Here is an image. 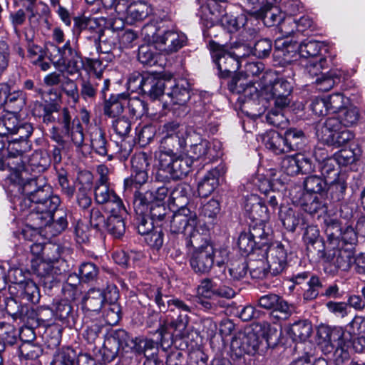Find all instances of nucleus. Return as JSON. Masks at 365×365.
I'll return each mask as SVG.
<instances>
[{
    "mask_svg": "<svg viewBox=\"0 0 365 365\" xmlns=\"http://www.w3.org/2000/svg\"><path fill=\"white\" fill-rule=\"evenodd\" d=\"M143 354L145 360L143 365H163L155 355V343L152 340L132 337L124 329L113 331L104 341L101 350L103 360L106 363L113 361L123 353Z\"/></svg>",
    "mask_w": 365,
    "mask_h": 365,
    "instance_id": "f257e3e1",
    "label": "nucleus"
},
{
    "mask_svg": "<svg viewBox=\"0 0 365 365\" xmlns=\"http://www.w3.org/2000/svg\"><path fill=\"white\" fill-rule=\"evenodd\" d=\"M167 299L168 304H171L170 310L176 312L178 317L173 318L168 324L161 326L158 330L161 346L164 348L170 346L174 337L182 339L186 336V329L190 321L188 314L192 311V307L180 299Z\"/></svg>",
    "mask_w": 365,
    "mask_h": 365,
    "instance_id": "f03ea898",
    "label": "nucleus"
},
{
    "mask_svg": "<svg viewBox=\"0 0 365 365\" xmlns=\"http://www.w3.org/2000/svg\"><path fill=\"white\" fill-rule=\"evenodd\" d=\"M262 93L265 98L274 101V107L283 110L289 106L291 102L292 86L289 82L282 78H278L275 71H264L259 78Z\"/></svg>",
    "mask_w": 365,
    "mask_h": 365,
    "instance_id": "7ed1b4c3",
    "label": "nucleus"
},
{
    "mask_svg": "<svg viewBox=\"0 0 365 365\" xmlns=\"http://www.w3.org/2000/svg\"><path fill=\"white\" fill-rule=\"evenodd\" d=\"M344 332L340 327L331 328L322 325L317 330L319 344L325 354H332V359L336 365L342 364L349 357L346 342L344 339Z\"/></svg>",
    "mask_w": 365,
    "mask_h": 365,
    "instance_id": "20e7f679",
    "label": "nucleus"
},
{
    "mask_svg": "<svg viewBox=\"0 0 365 365\" xmlns=\"http://www.w3.org/2000/svg\"><path fill=\"white\" fill-rule=\"evenodd\" d=\"M324 265V271L336 274L339 271H348L354 259L352 250L344 248L343 244L333 242L327 243L325 249L318 256Z\"/></svg>",
    "mask_w": 365,
    "mask_h": 365,
    "instance_id": "39448f33",
    "label": "nucleus"
},
{
    "mask_svg": "<svg viewBox=\"0 0 365 365\" xmlns=\"http://www.w3.org/2000/svg\"><path fill=\"white\" fill-rule=\"evenodd\" d=\"M187 245L195 248L190 258L193 271L199 274L208 273L213 267V246L199 232L191 235Z\"/></svg>",
    "mask_w": 365,
    "mask_h": 365,
    "instance_id": "423d86ee",
    "label": "nucleus"
},
{
    "mask_svg": "<svg viewBox=\"0 0 365 365\" xmlns=\"http://www.w3.org/2000/svg\"><path fill=\"white\" fill-rule=\"evenodd\" d=\"M147 36L153 41L155 48L165 54H171L178 51L187 43V36L185 34L170 29H156L153 26H147L144 28Z\"/></svg>",
    "mask_w": 365,
    "mask_h": 365,
    "instance_id": "0eeeda50",
    "label": "nucleus"
},
{
    "mask_svg": "<svg viewBox=\"0 0 365 365\" xmlns=\"http://www.w3.org/2000/svg\"><path fill=\"white\" fill-rule=\"evenodd\" d=\"M197 215L190 208L178 209L170 222L169 242L175 247L180 241L190 238L191 235L197 232L194 230L196 225Z\"/></svg>",
    "mask_w": 365,
    "mask_h": 365,
    "instance_id": "6e6552de",
    "label": "nucleus"
},
{
    "mask_svg": "<svg viewBox=\"0 0 365 365\" xmlns=\"http://www.w3.org/2000/svg\"><path fill=\"white\" fill-rule=\"evenodd\" d=\"M192 160L180 154L160 161L156 173V179L161 182L181 180L191 170Z\"/></svg>",
    "mask_w": 365,
    "mask_h": 365,
    "instance_id": "1a4fd4ad",
    "label": "nucleus"
},
{
    "mask_svg": "<svg viewBox=\"0 0 365 365\" xmlns=\"http://www.w3.org/2000/svg\"><path fill=\"white\" fill-rule=\"evenodd\" d=\"M268 269H257L251 271L253 277L264 278L269 274L277 276L284 272L287 265V251L279 242L270 243L264 249Z\"/></svg>",
    "mask_w": 365,
    "mask_h": 365,
    "instance_id": "9d476101",
    "label": "nucleus"
},
{
    "mask_svg": "<svg viewBox=\"0 0 365 365\" xmlns=\"http://www.w3.org/2000/svg\"><path fill=\"white\" fill-rule=\"evenodd\" d=\"M209 48L213 62L217 66L220 78H228L240 67V54L228 49V46L220 44L214 41L209 42Z\"/></svg>",
    "mask_w": 365,
    "mask_h": 365,
    "instance_id": "9b49d317",
    "label": "nucleus"
},
{
    "mask_svg": "<svg viewBox=\"0 0 365 365\" xmlns=\"http://www.w3.org/2000/svg\"><path fill=\"white\" fill-rule=\"evenodd\" d=\"M169 190L165 186L155 187L153 183L147 185L146 190H135L133 198V208L136 215H145L148 209L157 201L163 202Z\"/></svg>",
    "mask_w": 365,
    "mask_h": 365,
    "instance_id": "f8f14e48",
    "label": "nucleus"
},
{
    "mask_svg": "<svg viewBox=\"0 0 365 365\" xmlns=\"http://www.w3.org/2000/svg\"><path fill=\"white\" fill-rule=\"evenodd\" d=\"M51 46L58 54L54 56L50 54V59L53 61L66 64L68 73L70 74L78 73L83 68L84 58L78 48L72 47L70 41H67L61 47H58L53 43Z\"/></svg>",
    "mask_w": 365,
    "mask_h": 365,
    "instance_id": "ddd939ff",
    "label": "nucleus"
},
{
    "mask_svg": "<svg viewBox=\"0 0 365 365\" xmlns=\"http://www.w3.org/2000/svg\"><path fill=\"white\" fill-rule=\"evenodd\" d=\"M262 341L261 336L252 328L240 331L235 335L230 344L232 352L237 356L244 354H253L259 348Z\"/></svg>",
    "mask_w": 365,
    "mask_h": 365,
    "instance_id": "4468645a",
    "label": "nucleus"
},
{
    "mask_svg": "<svg viewBox=\"0 0 365 365\" xmlns=\"http://www.w3.org/2000/svg\"><path fill=\"white\" fill-rule=\"evenodd\" d=\"M47 185L44 179L36 177V175H33L32 178H29L27 175L21 176L20 174L15 173L12 175L11 185H9V189L11 192L16 189L19 193L28 197Z\"/></svg>",
    "mask_w": 365,
    "mask_h": 365,
    "instance_id": "2eb2a0df",
    "label": "nucleus"
},
{
    "mask_svg": "<svg viewBox=\"0 0 365 365\" xmlns=\"http://www.w3.org/2000/svg\"><path fill=\"white\" fill-rule=\"evenodd\" d=\"M244 209L252 222H267L269 219L268 208L262 199L257 195H250L245 199Z\"/></svg>",
    "mask_w": 365,
    "mask_h": 365,
    "instance_id": "dca6fc26",
    "label": "nucleus"
},
{
    "mask_svg": "<svg viewBox=\"0 0 365 365\" xmlns=\"http://www.w3.org/2000/svg\"><path fill=\"white\" fill-rule=\"evenodd\" d=\"M31 269L45 287L51 289L57 281V274L53 264L39 259H32Z\"/></svg>",
    "mask_w": 365,
    "mask_h": 365,
    "instance_id": "f3484780",
    "label": "nucleus"
},
{
    "mask_svg": "<svg viewBox=\"0 0 365 365\" xmlns=\"http://www.w3.org/2000/svg\"><path fill=\"white\" fill-rule=\"evenodd\" d=\"M186 145V140L178 134L164 135L160 141L159 162L180 154Z\"/></svg>",
    "mask_w": 365,
    "mask_h": 365,
    "instance_id": "a211bd4d",
    "label": "nucleus"
},
{
    "mask_svg": "<svg viewBox=\"0 0 365 365\" xmlns=\"http://www.w3.org/2000/svg\"><path fill=\"white\" fill-rule=\"evenodd\" d=\"M60 204L61 200L58 196L51 197L50 200L43 203V210L31 212L30 217L35 222L36 228H43L53 220V213H56Z\"/></svg>",
    "mask_w": 365,
    "mask_h": 365,
    "instance_id": "6ab92c4d",
    "label": "nucleus"
},
{
    "mask_svg": "<svg viewBox=\"0 0 365 365\" xmlns=\"http://www.w3.org/2000/svg\"><path fill=\"white\" fill-rule=\"evenodd\" d=\"M303 240L307 245V251L309 256L318 257L325 249L326 242H324L319 235V229L314 225H309L305 228L303 234Z\"/></svg>",
    "mask_w": 365,
    "mask_h": 365,
    "instance_id": "aec40b11",
    "label": "nucleus"
},
{
    "mask_svg": "<svg viewBox=\"0 0 365 365\" xmlns=\"http://www.w3.org/2000/svg\"><path fill=\"white\" fill-rule=\"evenodd\" d=\"M247 99L242 106V110L252 118L260 117L265 111L268 100L261 90L260 95L257 90V93H252Z\"/></svg>",
    "mask_w": 365,
    "mask_h": 365,
    "instance_id": "412c9836",
    "label": "nucleus"
},
{
    "mask_svg": "<svg viewBox=\"0 0 365 365\" xmlns=\"http://www.w3.org/2000/svg\"><path fill=\"white\" fill-rule=\"evenodd\" d=\"M104 290L91 288L82 299L83 309L87 312H98L106 304Z\"/></svg>",
    "mask_w": 365,
    "mask_h": 365,
    "instance_id": "4be33fe9",
    "label": "nucleus"
},
{
    "mask_svg": "<svg viewBox=\"0 0 365 365\" xmlns=\"http://www.w3.org/2000/svg\"><path fill=\"white\" fill-rule=\"evenodd\" d=\"M223 174L222 168H215L207 173L198 183L197 192L200 197L210 195L219 185V178Z\"/></svg>",
    "mask_w": 365,
    "mask_h": 365,
    "instance_id": "5701e85b",
    "label": "nucleus"
},
{
    "mask_svg": "<svg viewBox=\"0 0 365 365\" xmlns=\"http://www.w3.org/2000/svg\"><path fill=\"white\" fill-rule=\"evenodd\" d=\"M228 89L234 93H243L249 97L252 93H257V88L254 86L252 80H248L243 73L235 74L228 83Z\"/></svg>",
    "mask_w": 365,
    "mask_h": 365,
    "instance_id": "b1692460",
    "label": "nucleus"
},
{
    "mask_svg": "<svg viewBox=\"0 0 365 365\" xmlns=\"http://www.w3.org/2000/svg\"><path fill=\"white\" fill-rule=\"evenodd\" d=\"M168 84H171V82L148 75L145 78L143 93L153 100L158 99L162 95L165 94V91Z\"/></svg>",
    "mask_w": 365,
    "mask_h": 365,
    "instance_id": "393cba45",
    "label": "nucleus"
},
{
    "mask_svg": "<svg viewBox=\"0 0 365 365\" xmlns=\"http://www.w3.org/2000/svg\"><path fill=\"white\" fill-rule=\"evenodd\" d=\"M128 96L125 93L110 95L108 99L104 101V114L110 118H115L121 114L127 102Z\"/></svg>",
    "mask_w": 365,
    "mask_h": 365,
    "instance_id": "a878e982",
    "label": "nucleus"
},
{
    "mask_svg": "<svg viewBox=\"0 0 365 365\" xmlns=\"http://www.w3.org/2000/svg\"><path fill=\"white\" fill-rule=\"evenodd\" d=\"M322 221L324 224V232L327 237L326 243L336 242L341 243L340 237L341 235V224L335 215L329 213L323 215Z\"/></svg>",
    "mask_w": 365,
    "mask_h": 365,
    "instance_id": "bb28decb",
    "label": "nucleus"
},
{
    "mask_svg": "<svg viewBox=\"0 0 365 365\" xmlns=\"http://www.w3.org/2000/svg\"><path fill=\"white\" fill-rule=\"evenodd\" d=\"M93 39V46L97 51L103 53H110L116 46V39L118 36L109 31L107 34H101L99 31H93V35L91 37Z\"/></svg>",
    "mask_w": 365,
    "mask_h": 365,
    "instance_id": "cd10ccee",
    "label": "nucleus"
},
{
    "mask_svg": "<svg viewBox=\"0 0 365 365\" xmlns=\"http://www.w3.org/2000/svg\"><path fill=\"white\" fill-rule=\"evenodd\" d=\"M263 143L268 150L276 155L287 153L284 137L275 130L267 132L262 137Z\"/></svg>",
    "mask_w": 365,
    "mask_h": 365,
    "instance_id": "c85d7f7f",
    "label": "nucleus"
},
{
    "mask_svg": "<svg viewBox=\"0 0 365 365\" xmlns=\"http://www.w3.org/2000/svg\"><path fill=\"white\" fill-rule=\"evenodd\" d=\"M50 163L48 155L41 151L34 152L29 158H26V172L40 173L45 170Z\"/></svg>",
    "mask_w": 365,
    "mask_h": 365,
    "instance_id": "c756f323",
    "label": "nucleus"
},
{
    "mask_svg": "<svg viewBox=\"0 0 365 365\" xmlns=\"http://www.w3.org/2000/svg\"><path fill=\"white\" fill-rule=\"evenodd\" d=\"M5 309L7 313L12 317L14 320L19 319L21 322H26L34 314L29 307L22 305L13 297L7 298L5 301Z\"/></svg>",
    "mask_w": 365,
    "mask_h": 365,
    "instance_id": "7c9ffc66",
    "label": "nucleus"
},
{
    "mask_svg": "<svg viewBox=\"0 0 365 365\" xmlns=\"http://www.w3.org/2000/svg\"><path fill=\"white\" fill-rule=\"evenodd\" d=\"M54 315L56 319L67 326L72 327L76 322V313L73 307L67 300L58 302L54 308Z\"/></svg>",
    "mask_w": 365,
    "mask_h": 365,
    "instance_id": "2f4dec72",
    "label": "nucleus"
},
{
    "mask_svg": "<svg viewBox=\"0 0 365 365\" xmlns=\"http://www.w3.org/2000/svg\"><path fill=\"white\" fill-rule=\"evenodd\" d=\"M259 13L255 17L262 19L264 24L268 27L281 24L284 19V14L277 7L268 4H266Z\"/></svg>",
    "mask_w": 365,
    "mask_h": 365,
    "instance_id": "473e14b6",
    "label": "nucleus"
},
{
    "mask_svg": "<svg viewBox=\"0 0 365 365\" xmlns=\"http://www.w3.org/2000/svg\"><path fill=\"white\" fill-rule=\"evenodd\" d=\"M25 9L30 13L29 19L30 21L36 17V24L40 19H44L46 23H48L47 16L49 14L48 7L42 2H36V0H20Z\"/></svg>",
    "mask_w": 365,
    "mask_h": 365,
    "instance_id": "72a5a7b5",
    "label": "nucleus"
},
{
    "mask_svg": "<svg viewBox=\"0 0 365 365\" xmlns=\"http://www.w3.org/2000/svg\"><path fill=\"white\" fill-rule=\"evenodd\" d=\"M19 283V291L23 299L31 303H38L40 299V292L36 284L31 279H21Z\"/></svg>",
    "mask_w": 365,
    "mask_h": 365,
    "instance_id": "f704fd0d",
    "label": "nucleus"
},
{
    "mask_svg": "<svg viewBox=\"0 0 365 365\" xmlns=\"http://www.w3.org/2000/svg\"><path fill=\"white\" fill-rule=\"evenodd\" d=\"M90 139L92 148L98 155L106 156L108 155V141L105 131L100 127L95 126L90 133Z\"/></svg>",
    "mask_w": 365,
    "mask_h": 365,
    "instance_id": "c9c22d12",
    "label": "nucleus"
},
{
    "mask_svg": "<svg viewBox=\"0 0 365 365\" xmlns=\"http://www.w3.org/2000/svg\"><path fill=\"white\" fill-rule=\"evenodd\" d=\"M51 187L49 185L44 186L41 189L36 191V192L31 194L28 197H17L16 201L19 202V209L21 211H24L27 209H31L38 202H41V200L45 199L48 195H50V190Z\"/></svg>",
    "mask_w": 365,
    "mask_h": 365,
    "instance_id": "e433bc0d",
    "label": "nucleus"
},
{
    "mask_svg": "<svg viewBox=\"0 0 365 365\" xmlns=\"http://www.w3.org/2000/svg\"><path fill=\"white\" fill-rule=\"evenodd\" d=\"M302 209L307 213L315 215L319 217L328 213V207L326 203L321 200L317 196L309 195L304 199L302 204Z\"/></svg>",
    "mask_w": 365,
    "mask_h": 365,
    "instance_id": "4c0bfd02",
    "label": "nucleus"
},
{
    "mask_svg": "<svg viewBox=\"0 0 365 365\" xmlns=\"http://www.w3.org/2000/svg\"><path fill=\"white\" fill-rule=\"evenodd\" d=\"M149 176L147 170H133L130 177L124 180V188L125 191L131 192L133 189L135 190L142 189L144 185H148Z\"/></svg>",
    "mask_w": 365,
    "mask_h": 365,
    "instance_id": "58836bf2",
    "label": "nucleus"
},
{
    "mask_svg": "<svg viewBox=\"0 0 365 365\" xmlns=\"http://www.w3.org/2000/svg\"><path fill=\"white\" fill-rule=\"evenodd\" d=\"M341 75L340 71H330L327 73H322L315 81L317 88L322 92H327L335 85L341 82Z\"/></svg>",
    "mask_w": 365,
    "mask_h": 365,
    "instance_id": "ea45409f",
    "label": "nucleus"
},
{
    "mask_svg": "<svg viewBox=\"0 0 365 365\" xmlns=\"http://www.w3.org/2000/svg\"><path fill=\"white\" fill-rule=\"evenodd\" d=\"M312 333V326L307 321H299L289 328V334L296 341H305Z\"/></svg>",
    "mask_w": 365,
    "mask_h": 365,
    "instance_id": "a19ab883",
    "label": "nucleus"
},
{
    "mask_svg": "<svg viewBox=\"0 0 365 365\" xmlns=\"http://www.w3.org/2000/svg\"><path fill=\"white\" fill-rule=\"evenodd\" d=\"M284 137L287 147V153L291 150H300L305 143L304 132L297 128L288 129L286 130Z\"/></svg>",
    "mask_w": 365,
    "mask_h": 365,
    "instance_id": "79ce46f5",
    "label": "nucleus"
},
{
    "mask_svg": "<svg viewBox=\"0 0 365 365\" xmlns=\"http://www.w3.org/2000/svg\"><path fill=\"white\" fill-rule=\"evenodd\" d=\"M18 340V331L10 323L0 322V344L4 349L14 345Z\"/></svg>",
    "mask_w": 365,
    "mask_h": 365,
    "instance_id": "37998d69",
    "label": "nucleus"
},
{
    "mask_svg": "<svg viewBox=\"0 0 365 365\" xmlns=\"http://www.w3.org/2000/svg\"><path fill=\"white\" fill-rule=\"evenodd\" d=\"M150 6L143 1H133L130 3V9L126 21L132 24L135 21H142L150 13Z\"/></svg>",
    "mask_w": 365,
    "mask_h": 365,
    "instance_id": "c03bdc74",
    "label": "nucleus"
},
{
    "mask_svg": "<svg viewBox=\"0 0 365 365\" xmlns=\"http://www.w3.org/2000/svg\"><path fill=\"white\" fill-rule=\"evenodd\" d=\"M190 187L183 184L178 185L170 192V202L178 209L188 208L186 207L188 202Z\"/></svg>",
    "mask_w": 365,
    "mask_h": 365,
    "instance_id": "a18cd8bd",
    "label": "nucleus"
},
{
    "mask_svg": "<svg viewBox=\"0 0 365 365\" xmlns=\"http://www.w3.org/2000/svg\"><path fill=\"white\" fill-rule=\"evenodd\" d=\"M101 81L98 78L89 77L82 78L81 81L80 95L84 100L93 99L96 98L98 88L101 86Z\"/></svg>",
    "mask_w": 365,
    "mask_h": 365,
    "instance_id": "49530a36",
    "label": "nucleus"
},
{
    "mask_svg": "<svg viewBox=\"0 0 365 365\" xmlns=\"http://www.w3.org/2000/svg\"><path fill=\"white\" fill-rule=\"evenodd\" d=\"M322 47V43L317 41H304L299 46V55L303 58V60H308L310 58L318 59L320 58L319 54L320 53Z\"/></svg>",
    "mask_w": 365,
    "mask_h": 365,
    "instance_id": "de8ad7c7",
    "label": "nucleus"
},
{
    "mask_svg": "<svg viewBox=\"0 0 365 365\" xmlns=\"http://www.w3.org/2000/svg\"><path fill=\"white\" fill-rule=\"evenodd\" d=\"M267 222H252L250 225V230L247 232L255 241H260L266 242L264 249L269 244L268 238L270 235V229L267 226Z\"/></svg>",
    "mask_w": 365,
    "mask_h": 365,
    "instance_id": "09e8293b",
    "label": "nucleus"
},
{
    "mask_svg": "<svg viewBox=\"0 0 365 365\" xmlns=\"http://www.w3.org/2000/svg\"><path fill=\"white\" fill-rule=\"evenodd\" d=\"M58 110V105L56 103H42L36 102L33 108V114L35 116L42 117L43 122L49 123L53 122L55 118L52 113Z\"/></svg>",
    "mask_w": 365,
    "mask_h": 365,
    "instance_id": "8fccbe9b",
    "label": "nucleus"
},
{
    "mask_svg": "<svg viewBox=\"0 0 365 365\" xmlns=\"http://www.w3.org/2000/svg\"><path fill=\"white\" fill-rule=\"evenodd\" d=\"M104 228L115 238H120L125 232V223L124 217L110 215L106 219V225Z\"/></svg>",
    "mask_w": 365,
    "mask_h": 365,
    "instance_id": "3c124183",
    "label": "nucleus"
},
{
    "mask_svg": "<svg viewBox=\"0 0 365 365\" xmlns=\"http://www.w3.org/2000/svg\"><path fill=\"white\" fill-rule=\"evenodd\" d=\"M18 118L12 113H7L0 117V135L12 137L18 130Z\"/></svg>",
    "mask_w": 365,
    "mask_h": 365,
    "instance_id": "603ef678",
    "label": "nucleus"
},
{
    "mask_svg": "<svg viewBox=\"0 0 365 365\" xmlns=\"http://www.w3.org/2000/svg\"><path fill=\"white\" fill-rule=\"evenodd\" d=\"M319 170L324 180L327 182L336 180L341 175H339V166L335 158L328 159L324 163L319 164Z\"/></svg>",
    "mask_w": 365,
    "mask_h": 365,
    "instance_id": "864d4df0",
    "label": "nucleus"
},
{
    "mask_svg": "<svg viewBox=\"0 0 365 365\" xmlns=\"http://www.w3.org/2000/svg\"><path fill=\"white\" fill-rule=\"evenodd\" d=\"M328 185H329L328 192L334 202H339L344 199L346 189L344 175H341L336 180L329 181Z\"/></svg>",
    "mask_w": 365,
    "mask_h": 365,
    "instance_id": "5fc2aeb1",
    "label": "nucleus"
},
{
    "mask_svg": "<svg viewBox=\"0 0 365 365\" xmlns=\"http://www.w3.org/2000/svg\"><path fill=\"white\" fill-rule=\"evenodd\" d=\"M265 244L266 242H264L255 241L254 238H252L247 232H242L237 241L240 250L245 255L252 253L255 247L263 250Z\"/></svg>",
    "mask_w": 365,
    "mask_h": 365,
    "instance_id": "6e6d98bb",
    "label": "nucleus"
},
{
    "mask_svg": "<svg viewBox=\"0 0 365 365\" xmlns=\"http://www.w3.org/2000/svg\"><path fill=\"white\" fill-rule=\"evenodd\" d=\"M25 160V157L9 153V155L6 158V165L9 170L11 172L9 176V185H11V178L14 174L18 173L20 174L21 176L26 175Z\"/></svg>",
    "mask_w": 365,
    "mask_h": 365,
    "instance_id": "4d7b16f0",
    "label": "nucleus"
},
{
    "mask_svg": "<svg viewBox=\"0 0 365 365\" xmlns=\"http://www.w3.org/2000/svg\"><path fill=\"white\" fill-rule=\"evenodd\" d=\"M283 226L289 231L294 232L299 225V215L290 207H281L279 213Z\"/></svg>",
    "mask_w": 365,
    "mask_h": 365,
    "instance_id": "13d9d810",
    "label": "nucleus"
},
{
    "mask_svg": "<svg viewBox=\"0 0 365 365\" xmlns=\"http://www.w3.org/2000/svg\"><path fill=\"white\" fill-rule=\"evenodd\" d=\"M165 94L170 98L173 104L184 105L190 98V91L184 86L175 85L167 88Z\"/></svg>",
    "mask_w": 365,
    "mask_h": 365,
    "instance_id": "bf43d9fd",
    "label": "nucleus"
},
{
    "mask_svg": "<svg viewBox=\"0 0 365 365\" xmlns=\"http://www.w3.org/2000/svg\"><path fill=\"white\" fill-rule=\"evenodd\" d=\"M147 295L149 298L153 299L156 303L160 312H165L171 307V304H168V299H174L175 297L168 296L163 292L160 287H153L147 291Z\"/></svg>",
    "mask_w": 365,
    "mask_h": 365,
    "instance_id": "052dcab7",
    "label": "nucleus"
},
{
    "mask_svg": "<svg viewBox=\"0 0 365 365\" xmlns=\"http://www.w3.org/2000/svg\"><path fill=\"white\" fill-rule=\"evenodd\" d=\"M155 47L150 45H142L138 48V59L140 63L147 66L155 65L158 60V55Z\"/></svg>",
    "mask_w": 365,
    "mask_h": 365,
    "instance_id": "680f3d73",
    "label": "nucleus"
},
{
    "mask_svg": "<svg viewBox=\"0 0 365 365\" xmlns=\"http://www.w3.org/2000/svg\"><path fill=\"white\" fill-rule=\"evenodd\" d=\"M343 125L339 115L337 117H331L326 120L323 125L317 129V134L319 138L324 141V138H327L329 134H333L341 129Z\"/></svg>",
    "mask_w": 365,
    "mask_h": 365,
    "instance_id": "e2e57ef3",
    "label": "nucleus"
},
{
    "mask_svg": "<svg viewBox=\"0 0 365 365\" xmlns=\"http://www.w3.org/2000/svg\"><path fill=\"white\" fill-rule=\"evenodd\" d=\"M248 264L243 258L233 259L229 266L228 272L230 279L233 281H240L242 279L247 273Z\"/></svg>",
    "mask_w": 365,
    "mask_h": 365,
    "instance_id": "0e129e2a",
    "label": "nucleus"
},
{
    "mask_svg": "<svg viewBox=\"0 0 365 365\" xmlns=\"http://www.w3.org/2000/svg\"><path fill=\"white\" fill-rule=\"evenodd\" d=\"M56 212V218L55 213H53V220H52L47 225L43 227L48 229V232H50L52 235H57L63 232L68 226L66 214L65 212L61 210H57Z\"/></svg>",
    "mask_w": 365,
    "mask_h": 365,
    "instance_id": "69168bd1",
    "label": "nucleus"
},
{
    "mask_svg": "<svg viewBox=\"0 0 365 365\" xmlns=\"http://www.w3.org/2000/svg\"><path fill=\"white\" fill-rule=\"evenodd\" d=\"M353 138V133L344 128L334 133L331 135L329 134L327 138H324L323 142L327 145L339 148L346 144Z\"/></svg>",
    "mask_w": 365,
    "mask_h": 365,
    "instance_id": "338daca9",
    "label": "nucleus"
},
{
    "mask_svg": "<svg viewBox=\"0 0 365 365\" xmlns=\"http://www.w3.org/2000/svg\"><path fill=\"white\" fill-rule=\"evenodd\" d=\"M76 358V351L71 348L62 349L53 356L51 365H74Z\"/></svg>",
    "mask_w": 365,
    "mask_h": 365,
    "instance_id": "774afa93",
    "label": "nucleus"
}]
</instances>
